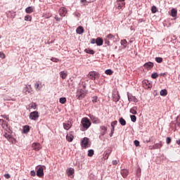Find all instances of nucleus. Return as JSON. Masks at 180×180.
<instances>
[{"label": "nucleus", "mask_w": 180, "mask_h": 180, "mask_svg": "<svg viewBox=\"0 0 180 180\" xmlns=\"http://www.w3.org/2000/svg\"><path fill=\"white\" fill-rule=\"evenodd\" d=\"M91 124H92V123H91V121L89 120V119H88V117L82 118L80 124V126H82V131H85L86 130H88L89 127H91Z\"/></svg>", "instance_id": "obj_1"}, {"label": "nucleus", "mask_w": 180, "mask_h": 180, "mask_svg": "<svg viewBox=\"0 0 180 180\" xmlns=\"http://www.w3.org/2000/svg\"><path fill=\"white\" fill-rule=\"evenodd\" d=\"M86 94H88V91L85 89H79L76 92V98L79 101H82L86 96Z\"/></svg>", "instance_id": "obj_2"}, {"label": "nucleus", "mask_w": 180, "mask_h": 180, "mask_svg": "<svg viewBox=\"0 0 180 180\" xmlns=\"http://www.w3.org/2000/svg\"><path fill=\"white\" fill-rule=\"evenodd\" d=\"M99 73L98 72H89L88 74V78L89 79H92L93 81H95V79H99Z\"/></svg>", "instance_id": "obj_3"}, {"label": "nucleus", "mask_w": 180, "mask_h": 180, "mask_svg": "<svg viewBox=\"0 0 180 180\" xmlns=\"http://www.w3.org/2000/svg\"><path fill=\"white\" fill-rule=\"evenodd\" d=\"M0 122H1V126L4 130H6L8 133H11V127L9 126V124H8V122L4 120H0Z\"/></svg>", "instance_id": "obj_4"}, {"label": "nucleus", "mask_w": 180, "mask_h": 180, "mask_svg": "<svg viewBox=\"0 0 180 180\" xmlns=\"http://www.w3.org/2000/svg\"><path fill=\"white\" fill-rule=\"evenodd\" d=\"M4 137L8 140V141H10V143H12V144H16V139H15L12 136L9 135V134L5 132L4 134Z\"/></svg>", "instance_id": "obj_5"}, {"label": "nucleus", "mask_w": 180, "mask_h": 180, "mask_svg": "<svg viewBox=\"0 0 180 180\" xmlns=\"http://www.w3.org/2000/svg\"><path fill=\"white\" fill-rule=\"evenodd\" d=\"M39 117V112L33 111L30 113V120H37Z\"/></svg>", "instance_id": "obj_6"}, {"label": "nucleus", "mask_w": 180, "mask_h": 180, "mask_svg": "<svg viewBox=\"0 0 180 180\" xmlns=\"http://www.w3.org/2000/svg\"><path fill=\"white\" fill-rule=\"evenodd\" d=\"M110 40H115V36L112 34H109L106 36V38L105 39V44L108 46H110Z\"/></svg>", "instance_id": "obj_7"}, {"label": "nucleus", "mask_w": 180, "mask_h": 180, "mask_svg": "<svg viewBox=\"0 0 180 180\" xmlns=\"http://www.w3.org/2000/svg\"><path fill=\"white\" fill-rule=\"evenodd\" d=\"M143 86L145 89H151V88H153V84L150 83V81L144 80L143 82Z\"/></svg>", "instance_id": "obj_8"}, {"label": "nucleus", "mask_w": 180, "mask_h": 180, "mask_svg": "<svg viewBox=\"0 0 180 180\" xmlns=\"http://www.w3.org/2000/svg\"><path fill=\"white\" fill-rule=\"evenodd\" d=\"M71 127H72V122L71 120L63 123V129H65V130H70Z\"/></svg>", "instance_id": "obj_9"}, {"label": "nucleus", "mask_w": 180, "mask_h": 180, "mask_svg": "<svg viewBox=\"0 0 180 180\" xmlns=\"http://www.w3.org/2000/svg\"><path fill=\"white\" fill-rule=\"evenodd\" d=\"M162 147V142L160 141L159 143H155L153 146H149L150 150H158Z\"/></svg>", "instance_id": "obj_10"}, {"label": "nucleus", "mask_w": 180, "mask_h": 180, "mask_svg": "<svg viewBox=\"0 0 180 180\" xmlns=\"http://www.w3.org/2000/svg\"><path fill=\"white\" fill-rule=\"evenodd\" d=\"M58 13L61 18H64L67 15V8L61 7L58 11Z\"/></svg>", "instance_id": "obj_11"}, {"label": "nucleus", "mask_w": 180, "mask_h": 180, "mask_svg": "<svg viewBox=\"0 0 180 180\" xmlns=\"http://www.w3.org/2000/svg\"><path fill=\"white\" fill-rule=\"evenodd\" d=\"M66 140L71 143L74 140V131L69 132L66 136Z\"/></svg>", "instance_id": "obj_12"}, {"label": "nucleus", "mask_w": 180, "mask_h": 180, "mask_svg": "<svg viewBox=\"0 0 180 180\" xmlns=\"http://www.w3.org/2000/svg\"><path fill=\"white\" fill-rule=\"evenodd\" d=\"M32 147L35 151H39V150H41V145H40L39 143H32Z\"/></svg>", "instance_id": "obj_13"}, {"label": "nucleus", "mask_w": 180, "mask_h": 180, "mask_svg": "<svg viewBox=\"0 0 180 180\" xmlns=\"http://www.w3.org/2000/svg\"><path fill=\"white\" fill-rule=\"evenodd\" d=\"M128 101L129 102H134L135 103H137V102H139V101L137 100V98H136V96L131 95V94H128Z\"/></svg>", "instance_id": "obj_14"}, {"label": "nucleus", "mask_w": 180, "mask_h": 180, "mask_svg": "<svg viewBox=\"0 0 180 180\" xmlns=\"http://www.w3.org/2000/svg\"><path fill=\"white\" fill-rule=\"evenodd\" d=\"M143 67H144V68H146V70H151V68H153L154 67V63H152V62H148V63H146L143 65Z\"/></svg>", "instance_id": "obj_15"}, {"label": "nucleus", "mask_w": 180, "mask_h": 180, "mask_svg": "<svg viewBox=\"0 0 180 180\" xmlns=\"http://www.w3.org/2000/svg\"><path fill=\"white\" fill-rule=\"evenodd\" d=\"M112 101L113 102H119V101H120V95L119 94V92L112 94Z\"/></svg>", "instance_id": "obj_16"}, {"label": "nucleus", "mask_w": 180, "mask_h": 180, "mask_svg": "<svg viewBox=\"0 0 180 180\" xmlns=\"http://www.w3.org/2000/svg\"><path fill=\"white\" fill-rule=\"evenodd\" d=\"M37 175L39 178H41V176H44V169H43V167H39L37 172Z\"/></svg>", "instance_id": "obj_17"}, {"label": "nucleus", "mask_w": 180, "mask_h": 180, "mask_svg": "<svg viewBox=\"0 0 180 180\" xmlns=\"http://www.w3.org/2000/svg\"><path fill=\"white\" fill-rule=\"evenodd\" d=\"M88 144H89V139H88V138H84L82 141V147L86 148V147H88Z\"/></svg>", "instance_id": "obj_18"}, {"label": "nucleus", "mask_w": 180, "mask_h": 180, "mask_svg": "<svg viewBox=\"0 0 180 180\" xmlns=\"http://www.w3.org/2000/svg\"><path fill=\"white\" fill-rule=\"evenodd\" d=\"M89 117L91 120L93 122V123H95V124L101 123V120L98 119V117L94 115H90Z\"/></svg>", "instance_id": "obj_19"}, {"label": "nucleus", "mask_w": 180, "mask_h": 180, "mask_svg": "<svg viewBox=\"0 0 180 180\" xmlns=\"http://www.w3.org/2000/svg\"><path fill=\"white\" fill-rule=\"evenodd\" d=\"M34 88L35 89H37V91H40L41 88H43V84H41V82H36Z\"/></svg>", "instance_id": "obj_20"}, {"label": "nucleus", "mask_w": 180, "mask_h": 180, "mask_svg": "<svg viewBox=\"0 0 180 180\" xmlns=\"http://www.w3.org/2000/svg\"><path fill=\"white\" fill-rule=\"evenodd\" d=\"M23 92H25L26 95H27V94H32V92H33V89H30L27 85H25Z\"/></svg>", "instance_id": "obj_21"}, {"label": "nucleus", "mask_w": 180, "mask_h": 180, "mask_svg": "<svg viewBox=\"0 0 180 180\" xmlns=\"http://www.w3.org/2000/svg\"><path fill=\"white\" fill-rule=\"evenodd\" d=\"M116 124H117V122L116 120L111 122L112 129H111L110 137H112V136L113 135V133H115V126H116Z\"/></svg>", "instance_id": "obj_22"}, {"label": "nucleus", "mask_w": 180, "mask_h": 180, "mask_svg": "<svg viewBox=\"0 0 180 180\" xmlns=\"http://www.w3.org/2000/svg\"><path fill=\"white\" fill-rule=\"evenodd\" d=\"M121 175L124 178H127V175H129V170L126 169H123L121 170Z\"/></svg>", "instance_id": "obj_23"}, {"label": "nucleus", "mask_w": 180, "mask_h": 180, "mask_svg": "<svg viewBox=\"0 0 180 180\" xmlns=\"http://www.w3.org/2000/svg\"><path fill=\"white\" fill-rule=\"evenodd\" d=\"M26 13H33L34 12V7L33 6H29L25 8Z\"/></svg>", "instance_id": "obj_24"}, {"label": "nucleus", "mask_w": 180, "mask_h": 180, "mask_svg": "<svg viewBox=\"0 0 180 180\" xmlns=\"http://www.w3.org/2000/svg\"><path fill=\"white\" fill-rule=\"evenodd\" d=\"M96 44L97 46H102L103 44V39L101 37H98L96 39Z\"/></svg>", "instance_id": "obj_25"}, {"label": "nucleus", "mask_w": 180, "mask_h": 180, "mask_svg": "<svg viewBox=\"0 0 180 180\" xmlns=\"http://www.w3.org/2000/svg\"><path fill=\"white\" fill-rule=\"evenodd\" d=\"M137 109H139L137 106H134L130 109L129 112L132 115H137Z\"/></svg>", "instance_id": "obj_26"}, {"label": "nucleus", "mask_w": 180, "mask_h": 180, "mask_svg": "<svg viewBox=\"0 0 180 180\" xmlns=\"http://www.w3.org/2000/svg\"><path fill=\"white\" fill-rule=\"evenodd\" d=\"M37 108V105L36 104V103H31L29 104L28 105V110H30V109H36Z\"/></svg>", "instance_id": "obj_27"}, {"label": "nucleus", "mask_w": 180, "mask_h": 180, "mask_svg": "<svg viewBox=\"0 0 180 180\" xmlns=\"http://www.w3.org/2000/svg\"><path fill=\"white\" fill-rule=\"evenodd\" d=\"M76 32L77 34H82L84 33V27L79 26L77 28Z\"/></svg>", "instance_id": "obj_28"}, {"label": "nucleus", "mask_w": 180, "mask_h": 180, "mask_svg": "<svg viewBox=\"0 0 180 180\" xmlns=\"http://www.w3.org/2000/svg\"><path fill=\"white\" fill-rule=\"evenodd\" d=\"M67 174L68 176H71L74 174V169L70 167L67 169Z\"/></svg>", "instance_id": "obj_29"}, {"label": "nucleus", "mask_w": 180, "mask_h": 180, "mask_svg": "<svg viewBox=\"0 0 180 180\" xmlns=\"http://www.w3.org/2000/svg\"><path fill=\"white\" fill-rule=\"evenodd\" d=\"M178 13V11H176V9L175 8H172L171 11V16H172V18H175V16H176V14Z\"/></svg>", "instance_id": "obj_30"}, {"label": "nucleus", "mask_w": 180, "mask_h": 180, "mask_svg": "<svg viewBox=\"0 0 180 180\" xmlns=\"http://www.w3.org/2000/svg\"><path fill=\"white\" fill-rule=\"evenodd\" d=\"M67 72L62 71L60 72V77L62 78V79H65L67 78Z\"/></svg>", "instance_id": "obj_31"}, {"label": "nucleus", "mask_w": 180, "mask_h": 180, "mask_svg": "<svg viewBox=\"0 0 180 180\" xmlns=\"http://www.w3.org/2000/svg\"><path fill=\"white\" fill-rule=\"evenodd\" d=\"M84 51H85V53H86L87 54H92V55L95 54V51H94V50L90 49H86L84 50Z\"/></svg>", "instance_id": "obj_32"}, {"label": "nucleus", "mask_w": 180, "mask_h": 180, "mask_svg": "<svg viewBox=\"0 0 180 180\" xmlns=\"http://www.w3.org/2000/svg\"><path fill=\"white\" fill-rule=\"evenodd\" d=\"M160 95L161 96H167V95H168V91L167 89H162L160 91Z\"/></svg>", "instance_id": "obj_33"}, {"label": "nucleus", "mask_w": 180, "mask_h": 180, "mask_svg": "<svg viewBox=\"0 0 180 180\" xmlns=\"http://www.w3.org/2000/svg\"><path fill=\"white\" fill-rule=\"evenodd\" d=\"M29 131H30V127H29V125L24 126L23 132L24 133H29Z\"/></svg>", "instance_id": "obj_34"}, {"label": "nucleus", "mask_w": 180, "mask_h": 180, "mask_svg": "<svg viewBox=\"0 0 180 180\" xmlns=\"http://www.w3.org/2000/svg\"><path fill=\"white\" fill-rule=\"evenodd\" d=\"M119 122L122 126H126V120L123 119V117L120 118Z\"/></svg>", "instance_id": "obj_35"}, {"label": "nucleus", "mask_w": 180, "mask_h": 180, "mask_svg": "<svg viewBox=\"0 0 180 180\" xmlns=\"http://www.w3.org/2000/svg\"><path fill=\"white\" fill-rule=\"evenodd\" d=\"M117 2H122V5H118V9H122V6H124V5L126 4V3H124V0H117Z\"/></svg>", "instance_id": "obj_36"}, {"label": "nucleus", "mask_w": 180, "mask_h": 180, "mask_svg": "<svg viewBox=\"0 0 180 180\" xmlns=\"http://www.w3.org/2000/svg\"><path fill=\"white\" fill-rule=\"evenodd\" d=\"M59 102H60V103H62V105H64V103H65V102H67V98L65 97L60 98L59 99Z\"/></svg>", "instance_id": "obj_37"}, {"label": "nucleus", "mask_w": 180, "mask_h": 180, "mask_svg": "<svg viewBox=\"0 0 180 180\" xmlns=\"http://www.w3.org/2000/svg\"><path fill=\"white\" fill-rule=\"evenodd\" d=\"M130 117H131V122H133L134 123H136L137 120V117H136V115H130Z\"/></svg>", "instance_id": "obj_38"}, {"label": "nucleus", "mask_w": 180, "mask_h": 180, "mask_svg": "<svg viewBox=\"0 0 180 180\" xmlns=\"http://www.w3.org/2000/svg\"><path fill=\"white\" fill-rule=\"evenodd\" d=\"M25 20L26 22H27L29 20V22H32V16L27 15L25 17Z\"/></svg>", "instance_id": "obj_39"}, {"label": "nucleus", "mask_w": 180, "mask_h": 180, "mask_svg": "<svg viewBox=\"0 0 180 180\" xmlns=\"http://www.w3.org/2000/svg\"><path fill=\"white\" fill-rule=\"evenodd\" d=\"M105 73L107 75H112V74H113V71H112V70H110V69H108V70H105Z\"/></svg>", "instance_id": "obj_40"}, {"label": "nucleus", "mask_w": 180, "mask_h": 180, "mask_svg": "<svg viewBox=\"0 0 180 180\" xmlns=\"http://www.w3.org/2000/svg\"><path fill=\"white\" fill-rule=\"evenodd\" d=\"M151 12L152 13H157V7L155 6H152Z\"/></svg>", "instance_id": "obj_41"}, {"label": "nucleus", "mask_w": 180, "mask_h": 180, "mask_svg": "<svg viewBox=\"0 0 180 180\" xmlns=\"http://www.w3.org/2000/svg\"><path fill=\"white\" fill-rule=\"evenodd\" d=\"M151 78L153 79H155L156 78H158V73L155 72L151 75Z\"/></svg>", "instance_id": "obj_42"}, {"label": "nucleus", "mask_w": 180, "mask_h": 180, "mask_svg": "<svg viewBox=\"0 0 180 180\" xmlns=\"http://www.w3.org/2000/svg\"><path fill=\"white\" fill-rule=\"evenodd\" d=\"M111 153H112V150H110L109 153H106L104 155V159L108 160L109 158V155H110Z\"/></svg>", "instance_id": "obj_43"}, {"label": "nucleus", "mask_w": 180, "mask_h": 180, "mask_svg": "<svg viewBox=\"0 0 180 180\" xmlns=\"http://www.w3.org/2000/svg\"><path fill=\"white\" fill-rule=\"evenodd\" d=\"M93 155H94V150H89L88 157H93Z\"/></svg>", "instance_id": "obj_44"}, {"label": "nucleus", "mask_w": 180, "mask_h": 180, "mask_svg": "<svg viewBox=\"0 0 180 180\" xmlns=\"http://www.w3.org/2000/svg\"><path fill=\"white\" fill-rule=\"evenodd\" d=\"M51 61H53V63H58V61H60V59L57 58H51Z\"/></svg>", "instance_id": "obj_45"}, {"label": "nucleus", "mask_w": 180, "mask_h": 180, "mask_svg": "<svg viewBox=\"0 0 180 180\" xmlns=\"http://www.w3.org/2000/svg\"><path fill=\"white\" fill-rule=\"evenodd\" d=\"M155 61H156L157 63H161V62L162 61V58L156 57V58H155Z\"/></svg>", "instance_id": "obj_46"}, {"label": "nucleus", "mask_w": 180, "mask_h": 180, "mask_svg": "<svg viewBox=\"0 0 180 180\" xmlns=\"http://www.w3.org/2000/svg\"><path fill=\"white\" fill-rule=\"evenodd\" d=\"M92 102H93V103H98V96H94V97L92 98Z\"/></svg>", "instance_id": "obj_47"}, {"label": "nucleus", "mask_w": 180, "mask_h": 180, "mask_svg": "<svg viewBox=\"0 0 180 180\" xmlns=\"http://www.w3.org/2000/svg\"><path fill=\"white\" fill-rule=\"evenodd\" d=\"M134 146H136V147H139V146H140V141H139L138 140H135L134 141Z\"/></svg>", "instance_id": "obj_48"}, {"label": "nucleus", "mask_w": 180, "mask_h": 180, "mask_svg": "<svg viewBox=\"0 0 180 180\" xmlns=\"http://www.w3.org/2000/svg\"><path fill=\"white\" fill-rule=\"evenodd\" d=\"M172 141V139L170 137H167L166 139L167 144H170Z\"/></svg>", "instance_id": "obj_49"}, {"label": "nucleus", "mask_w": 180, "mask_h": 180, "mask_svg": "<svg viewBox=\"0 0 180 180\" xmlns=\"http://www.w3.org/2000/svg\"><path fill=\"white\" fill-rule=\"evenodd\" d=\"M55 19L57 22H60V20H63V18H58V15H56L55 16Z\"/></svg>", "instance_id": "obj_50"}, {"label": "nucleus", "mask_w": 180, "mask_h": 180, "mask_svg": "<svg viewBox=\"0 0 180 180\" xmlns=\"http://www.w3.org/2000/svg\"><path fill=\"white\" fill-rule=\"evenodd\" d=\"M127 43V41L126 39L121 40V44L122 46H124V44H126Z\"/></svg>", "instance_id": "obj_51"}, {"label": "nucleus", "mask_w": 180, "mask_h": 180, "mask_svg": "<svg viewBox=\"0 0 180 180\" xmlns=\"http://www.w3.org/2000/svg\"><path fill=\"white\" fill-rule=\"evenodd\" d=\"M31 176H36V172L34 170H32L30 172Z\"/></svg>", "instance_id": "obj_52"}, {"label": "nucleus", "mask_w": 180, "mask_h": 180, "mask_svg": "<svg viewBox=\"0 0 180 180\" xmlns=\"http://www.w3.org/2000/svg\"><path fill=\"white\" fill-rule=\"evenodd\" d=\"M90 43H91V44H95V43H96V39H91L90 40Z\"/></svg>", "instance_id": "obj_53"}, {"label": "nucleus", "mask_w": 180, "mask_h": 180, "mask_svg": "<svg viewBox=\"0 0 180 180\" xmlns=\"http://www.w3.org/2000/svg\"><path fill=\"white\" fill-rule=\"evenodd\" d=\"M101 130H103L104 131H106L108 130V128L105 126H101Z\"/></svg>", "instance_id": "obj_54"}, {"label": "nucleus", "mask_w": 180, "mask_h": 180, "mask_svg": "<svg viewBox=\"0 0 180 180\" xmlns=\"http://www.w3.org/2000/svg\"><path fill=\"white\" fill-rule=\"evenodd\" d=\"M119 164V160H112V165H117Z\"/></svg>", "instance_id": "obj_55"}, {"label": "nucleus", "mask_w": 180, "mask_h": 180, "mask_svg": "<svg viewBox=\"0 0 180 180\" xmlns=\"http://www.w3.org/2000/svg\"><path fill=\"white\" fill-rule=\"evenodd\" d=\"M4 177L6 179H9V178H11V175L9 174H4Z\"/></svg>", "instance_id": "obj_56"}, {"label": "nucleus", "mask_w": 180, "mask_h": 180, "mask_svg": "<svg viewBox=\"0 0 180 180\" xmlns=\"http://www.w3.org/2000/svg\"><path fill=\"white\" fill-rule=\"evenodd\" d=\"M0 57H1V58H5L6 56L4 55V53H0Z\"/></svg>", "instance_id": "obj_57"}, {"label": "nucleus", "mask_w": 180, "mask_h": 180, "mask_svg": "<svg viewBox=\"0 0 180 180\" xmlns=\"http://www.w3.org/2000/svg\"><path fill=\"white\" fill-rule=\"evenodd\" d=\"M81 4H85L86 2V0H80Z\"/></svg>", "instance_id": "obj_58"}, {"label": "nucleus", "mask_w": 180, "mask_h": 180, "mask_svg": "<svg viewBox=\"0 0 180 180\" xmlns=\"http://www.w3.org/2000/svg\"><path fill=\"white\" fill-rule=\"evenodd\" d=\"M176 143L179 144V146H180V139L176 141Z\"/></svg>", "instance_id": "obj_59"}, {"label": "nucleus", "mask_w": 180, "mask_h": 180, "mask_svg": "<svg viewBox=\"0 0 180 180\" xmlns=\"http://www.w3.org/2000/svg\"><path fill=\"white\" fill-rule=\"evenodd\" d=\"M28 86H29L28 88H29L30 89H32V85H31V84L28 85Z\"/></svg>", "instance_id": "obj_60"}, {"label": "nucleus", "mask_w": 180, "mask_h": 180, "mask_svg": "<svg viewBox=\"0 0 180 180\" xmlns=\"http://www.w3.org/2000/svg\"><path fill=\"white\" fill-rule=\"evenodd\" d=\"M3 117H6V116H5V115H3Z\"/></svg>", "instance_id": "obj_61"}, {"label": "nucleus", "mask_w": 180, "mask_h": 180, "mask_svg": "<svg viewBox=\"0 0 180 180\" xmlns=\"http://www.w3.org/2000/svg\"><path fill=\"white\" fill-rule=\"evenodd\" d=\"M6 119H9L8 117H6Z\"/></svg>", "instance_id": "obj_62"}]
</instances>
